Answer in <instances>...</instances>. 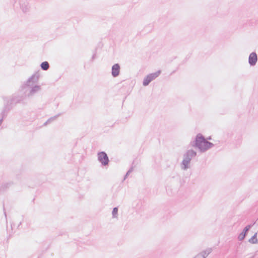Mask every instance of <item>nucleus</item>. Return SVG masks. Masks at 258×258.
Listing matches in <instances>:
<instances>
[{"label": "nucleus", "instance_id": "a211bd4d", "mask_svg": "<svg viewBox=\"0 0 258 258\" xmlns=\"http://www.w3.org/2000/svg\"><path fill=\"white\" fill-rule=\"evenodd\" d=\"M49 66H40L41 69L44 71L47 70L49 69Z\"/></svg>", "mask_w": 258, "mask_h": 258}, {"label": "nucleus", "instance_id": "9b49d317", "mask_svg": "<svg viewBox=\"0 0 258 258\" xmlns=\"http://www.w3.org/2000/svg\"><path fill=\"white\" fill-rule=\"evenodd\" d=\"M161 70H158V71L151 73L147 75L148 77H149V78L151 79L152 81L155 80L156 78H157L160 74H161Z\"/></svg>", "mask_w": 258, "mask_h": 258}, {"label": "nucleus", "instance_id": "4be33fe9", "mask_svg": "<svg viewBox=\"0 0 258 258\" xmlns=\"http://www.w3.org/2000/svg\"><path fill=\"white\" fill-rule=\"evenodd\" d=\"M4 214H5V217H7V215H6V213L5 211L4 212Z\"/></svg>", "mask_w": 258, "mask_h": 258}, {"label": "nucleus", "instance_id": "423d86ee", "mask_svg": "<svg viewBox=\"0 0 258 258\" xmlns=\"http://www.w3.org/2000/svg\"><path fill=\"white\" fill-rule=\"evenodd\" d=\"M253 225L249 224L247 225L243 230V231L239 234L238 236V239L239 241H242L245 238L246 235H247V232L250 230V229L252 227Z\"/></svg>", "mask_w": 258, "mask_h": 258}, {"label": "nucleus", "instance_id": "f03ea898", "mask_svg": "<svg viewBox=\"0 0 258 258\" xmlns=\"http://www.w3.org/2000/svg\"><path fill=\"white\" fill-rule=\"evenodd\" d=\"M196 156L197 152L194 150L192 149L187 150L183 156V160L181 164V169L184 170L188 169L189 168V164L192 158Z\"/></svg>", "mask_w": 258, "mask_h": 258}, {"label": "nucleus", "instance_id": "5701e85b", "mask_svg": "<svg viewBox=\"0 0 258 258\" xmlns=\"http://www.w3.org/2000/svg\"><path fill=\"white\" fill-rule=\"evenodd\" d=\"M20 224H21V222H20V224H19V225H18V226H19V225H20Z\"/></svg>", "mask_w": 258, "mask_h": 258}, {"label": "nucleus", "instance_id": "6ab92c4d", "mask_svg": "<svg viewBox=\"0 0 258 258\" xmlns=\"http://www.w3.org/2000/svg\"><path fill=\"white\" fill-rule=\"evenodd\" d=\"M202 254H198L194 258H204Z\"/></svg>", "mask_w": 258, "mask_h": 258}, {"label": "nucleus", "instance_id": "9d476101", "mask_svg": "<svg viewBox=\"0 0 258 258\" xmlns=\"http://www.w3.org/2000/svg\"><path fill=\"white\" fill-rule=\"evenodd\" d=\"M257 60V55L255 52H252L249 56V63L250 64H255Z\"/></svg>", "mask_w": 258, "mask_h": 258}, {"label": "nucleus", "instance_id": "f3484780", "mask_svg": "<svg viewBox=\"0 0 258 258\" xmlns=\"http://www.w3.org/2000/svg\"><path fill=\"white\" fill-rule=\"evenodd\" d=\"M133 171V167H131L126 172V173L125 174V175H124V180H125L127 177V176H128V175Z\"/></svg>", "mask_w": 258, "mask_h": 258}, {"label": "nucleus", "instance_id": "aec40b11", "mask_svg": "<svg viewBox=\"0 0 258 258\" xmlns=\"http://www.w3.org/2000/svg\"><path fill=\"white\" fill-rule=\"evenodd\" d=\"M5 118H3V117H1V118L0 119V125H1V124L2 123L3 121V120Z\"/></svg>", "mask_w": 258, "mask_h": 258}, {"label": "nucleus", "instance_id": "39448f33", "mask_svg": "<svg viewBox=\"0 0 258 258\" xmlns=\"http://www.w3.org/2000/svg\"><path fill=\"white\" fill-rule=\"evenodd\" d=\"M4 99L5 101L4 105L0 115L1 117H3V118H6L9 112L12 110L14 107L6 100V97L4 98Z\"/></svg>", "mask_w": 258, "mask_h": 258}, {"label": "nucleus", "instance_id": "2eb2a0df", "mask_svg": "<svg viewBox=\"0 0 258 258\" xmlns=\"http://www.w3.org/2000/svg\"><path fill=\"white\" fill-rule=\"evenodd\" d=\"M212 252L211 248L207 249L206 250H204L201 253H199V254H202L204 258H206L208 255Z\"/></svg>", "mask_w": 258, "mask_h": 258}, {"label": "nucleus", "instance_id": "20e7f679", "mask_svg": "<svg viewBox=\"0 0 258 258\" xmlns=\"http://www.w3.org/2000/svg\"><path fill=\"white\" fill-rule=\"evenodd\" d=\"M97 159L103 166H106L109 164L108 156L104 151L99 152L97 153Z\"/></svg>", "mask_w": 258, "mask_h": 258}, {"label": "nucleus", "instance_id": "6e6552de", "mask_svg": "<svg viewBox=\"0 0 258 258\" xmlns=\"http://www.w3.org/2000/svg\"><path fill=\"white\" fill-rule=\"evenodd\" d=\"M14 184V182L11 181H4L0 183V191H4L8 189Z\"/></svg>", "mask_w": 258, "mask_h": 258}, {"label": "nucleus", "instance_id": "1a4fd4ad", "mask_svg": "<svg viewBox=\"0 0 258 258\" xmlns=\"http://www.w3.org/2000/svg\"><path fill=\"white\" fill-rule=\"evenodd\" d=\"M120 66H112L111 74L113 77H117L120 73Z\"/></svg>", "mask_w": 258, "mask_h": 258}, {"label": "nucleus", "instance_id": "4468645a", "mask_svg": "<svg viewBox=\"0 0 258 258\" xmlns=\"http://www.w3.org/2000/svg\"><path fill=\"white\" fill-rule=\"evenodd\" d=\"M152 81L151 79L149 78V77H148L147 76L145 77L143 80V85L144 86H148Z\"/></svg>", "mask_w": 258, "mask_h": 258}, {"label": "nucleus", "instance_id": "0eeeda50", "mask_svg": "<svg viewBox=\"0 0 258 258\" xmlns=\"http://www.w3.org/2000/svg\"><path fill=\"white\" fill-rule=\"evenodd\" d=\"M214 145L212 143L208 141L205 139L203 145H202L201 148L200 149V151L201 152H205L208 150L214 147Z\"/></svg>", "mask_w": 258, "mask_h": 258}, {"label": "nucleus", "instance_id": "dca6fc26", "mask_svg": "<svg viewBox=\"0 0 258 258\" xmlns=\"http://www.w3.org/2000/svg\"><path fill=\"white\" fill-rule=\"evenodd\" d=\"M118 214V208L117 207H114L112 211V215L113 218L117 217Z\"/></svg>", "mask_w": 258, "mask_h": 258}, {"label": "nucleus", "instance_id": "f8f14e48", "mask_svg": "<svg viewBox=\"0 0 258 258\" xmlns=\"http://www.w3.org/2000/svg\"><path fill=\"white\" fill-rule=\"evenodd\" d=\"M60 115V113H59L57 115H55L54 116H52V117H51L50 118H49L43 124V125L45 126L47 124L50 123V122H51L52 121H54L55 120H56V119Z\"/></svg>", "mask_w": 258, "mask_h": 258}, {"label": "nucleus", "instance_id": "412c9836", "mask_svg": "<svg viewBox=\"0 0 258 258\" xmlns=\"http://www.w3.org/2000/svg\"><path fill=\"white\" fill-rule=\"evenodd\" d=\"M41 64H44V65L48 64V63L46 61H45V62H42Z\"/></svg>", "mask_w": 258, "mask_h": 258}, {"label": "nucleus", "instance_id": "f257e3e1", "mask_svg": "<svg viewBox=\"0 0 258 258\" xmlns=\"http://www.w3.org/2000/svg\"><path fill=\"white\" fill-rule=\"evenodd\" d=\"M39 77V72L35 73L22 85L18 92L13 94L10 99L6 97V100L14 107L18 103H23L26 98H32L41 90V86L36 84Z\"/></svg>", "mask_w": 258, "mask_h": 258}, {"label": "nucleus", "instance_id": "ddd939ff", "mask_svg": "<svg viewBox=\"0 0 258 258\" xmlns=\"http://www.w3.org/2000/svg\"><path fill=\"white\" fill-rule=\"evenodd\" d=\"M252 244H256L258 243L257 239V233H255L248 240Z\"/></svg>", "mask_w": 258, "mask_h": 258}, {"label": "nucleus", "instance_id": "7ed1b4c3", "mask_svg": "<svg viewBox=\"0 0 258 258\" xmlns=\"http://www.w3.org/2000/svg\"><path fill=\"white\" fill-rule=\"evenodd\" d=\"M205 140V138L202 134L200 133L198 134L196 136L195 140L191 141L190 145L191 146L193 147H197L200 150V149L201 148L202 145H203Z\"/></svg>", "mask_w": 258, "mask_h": 258}]
</instances>
